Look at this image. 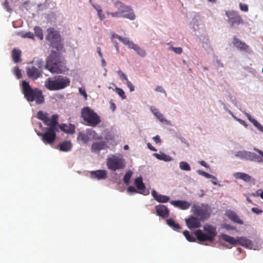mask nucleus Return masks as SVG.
Listing matches in <instances>:
<instances>
[{
  "label": "nucleus",
  "instance_id": "nucleus-1",
  "mask_svg": "<svg viewBox=\"0 0 263 263\" xmlns=\"http://www.w3.org/2000/svg\"><path fill=\"white\" fill-rule=\"evenodd\" d=\"M32 64L33 65L28 66L26 68V72L28 77L33 80L42 77L44 67L51 73H61L62 71L61 67L60 54L53 50L51 51L48 57L45 65L43 60L39 58H34Z\"/></svg>",
  "mask_w": 263,
  "mask_h": 263
},
{
  "label": "nucleus",
  "instance_id": "nucleus-2",
  "mask_svg": "<svg viewBox=\"0 0 263 263\" xmlns=\"http://www.w3.org/2000/svg\"><path fill=\"white\" fill-rule=\"evenodd\" d=\"M22 86L24 97L28 102H32L34 101L37 105L44 103V97L40 89L37 88H32L29 82L25 80L22 81Z\"/></svg>",
  "mask_w": 263,
  "mask_h": 263
},
{
  "label": "nucleus",
  "instance_id": "nucleus-3",
  "mask_svg": "<svg viewBox=\"0 0 263 263\" xmlns=\"http://www.w3.org/2000/svg\"><path fill=\"white\" fill-rule=\"evenodd\" d=\"M219 238L231 245L238 244L249 249L258 250L261 248V243L254 242L246 237H237L235 238L227 234H222L219 236Z\"/></svg>",
  "mask_w": 263,
  "mask_h": 263
},
{
  "label": "nucleus",
  "instance_id": "nucleus-4",
  "mask_svg": "<svg viewBox=\"0 0 263 263\" xmlns=\"http://www.w3.org/2000/svg\"><path fill=\"white\" fill-rule=\"evenodd\" d=\"M70 80L63 76L59 75L49 78L45 82V87L50 90H57L65 88L69 85Z\"/></svg>",
  "mask_w": 263,
  "mask_h": 263
},
{
  "label": "nucleus",
  "instance_id": "nucleus-5",
  "mask_svg": "<svg viewBox=\"0 0 263 263\" xmlns=\"http://www.w3.org/2000/svg\"><path fill=\"white\" fill-rule=\"evenodd\" d=\"M107 168L112 172L123 169L126 166V161L120 153L110 154L106 159Z\"/></svg>",
  "mask_w": 263,
  "mask_h": 263
},
{
  "label": "nucleus",
  "instance_id": "nucleus-6",
  "mask_svg": "<svg viewBox=\"0 0 263 263\" xmlns=\"http://www.w3.org/2000/svg\"><path fill=\"white\" fill-rule=\"evenodd\" d=\"M203 230L205 232L201 230H198L194 233L197 239L199 241H213L217 234L216 228L206 224L203 226Z\"/></svg>",
  "mask_w": 263,
  "mask_h": 263
},
{
  "label": "nucleus",
  "instance_id": "nucleus-7",
  "mask_svg": "<svg viewBox=\"0 0 263 263\" xmlns=\"http://www.w3.org/2000/svg\"><path fill=\"white\" fill-rule=\"evenodd\" d=\"M81 117L87 125L96 127L101 122L99 116L89 107H84L81 110Z\"/></svg>",
  "mask_w": 263,
  "mask_h": 263
},
{
  "label": "nucleus",
  "instance_id": "nucleus-8",
  "mask_svg": "<svg viewBox=\"0 0 263 263\" xmlns=\"http://www.w3.org/2000/svg\"><path fill=\"white\" fill-rule=\"evenodd\" d=\"M212 211L209 205L204 203L200 205L193 204L192 207V212L202 221L207 220L210 217Z\"/></svg>",
  "mask_w": 263,
  "mask_h": 263
},
{
  "label": "nucleus",
  "instance_id": "nucleus-9",
  "mask_svg": "<svg viewBox=\"0 0 263 263\" xmlns=\"http://www.w3.org/2000/svg\"><path fill=\"white\" fill-rule=\"evenodd\" d=\"M225 15L228 18L227 22L231 28L236 29L239 25L244 23L242 17L237 11L232 10L225 11Z\"/></svg>",
  "mask_w": 263,
  "mask_h": 263
},
{
  "label": "nucleus",
  "instance_id": "nucleus-10",
  "mask_svg": "<svg viewBox=\"0 0 263 263\" xmlns=\"http://www.w3.org/2000/svg\"><path fill=\"white\" fill-rule=\"evenodd\" d=\"M53 129L54 128L51 127H46L43 128V133L37 132L36 130L35 132L39 136L41 137L42 140L45 144L51 145L54 142L57 138Z\"/></svg>",
  "mask_w": 263,
  "mask_h": 263
},
{
  "label": "nucleus",
  "instance_id": "nucleus-11",
  "mask_svg": "<svg viewBox=\"0 0 263 263\" xmlns=\"http://www.w3.org/2000/svg\"><path fill=\"white\" fill-rule=\"evenodd\" d=\"M112 37H116L120 40L123 44L130 48L134 50L137 53L140 57L143 58L146 55V51L137 45L135 44L133 41H130L128 37H123L118 34H114L112 35Z\"/></svg>",
  "mask_w": 263,
  "mask_h": 263
},
{
  "label": "nucleus",
  "instance_id": "nucleus-12",
  "mask_svg": "<svg viewBox=\"0 0 263 263\" xmlns=\"http://www.w3.org/2000/svg\"><path fill=\"white\" fill-rule=\"evenodd\" d=\"M36 118L42 121L48 127H55L57 120H58L59 116L57 114L53 115L50 118L47 112L39 110L36 115Z\"/></svg>",
  "mask_w": 263,
  "mask_h": 263
},
{
  "label": "nucleus",
  "instance_id": "nucleus-13",
  "mask_svg": "<svg viewBox=\"0 0 263 263\" xmlns=\"http://www.w3.org/2000/svg\"><path fill=\"white\" fill-rule=\"evenodd\" d=\"M114 6L117 9L118 11L122 13L128 12V14H124L123 17L129 19L130 20H134L136 16L134 14L133 10L130 6L124 5L120 1H116L114 3Z\"/></svg>",
  "mask_w": 263,
  "mask_h": 263
},
{
  "label": "nucleus",
  "instance_id": "nucleus-14",
  "mask_svg": "<svg viewBox=\"0 0 263 263\" xmlns=\"http://www.w3.org/2000/svg\"><path fill=\"white\" fill-rule=\"evenodd\" d=\"M236 157L239 158L241 160H247L255 162L257 157V154L251 152L247 151H240L235 154Z\"/></svg>",
  "mask_w": 263,
  "mask_h": 263
},
{
  "label": "nucleus",
  "instance_id": "nucleus-15",
  "mask_svg": "<svg viewBox=\"0 0 263 263\" xmlns=\"http://www.w3.org/2000/svg\"><path fill=\"white\" fill-rule=\"evenodd\" d=\"M55 129L53 131L57 135V133L59 132L60 130L63 131L67 134H73L75 132V127L73 125L69 124L66 125L65 124H60L58 122V120H57V124L55 125Z\"/></svg>",
  "mask_w": 263,
  "mask_h": 263
},
{
  "label": "nucleus",
  "instance_id": "nucleus-16",
  "mask_svg": "<svg viewBox=\"0 0 263 263\" xmlns=\"http://www.w3.org/2000/svg\"><path fill=\"white\" fill-rule=\"evenodd\" d=\"M186 224L190 229L200 228L201 226V220L193 216H191L185 219Z\"/></svg>",
  "mask_w": 263,
  "mask_h": 263
},
{
  "label": "nucleus",
  "instance_id": "nucleus-17",
  "mask_svg": "<svg viewBox=\"0 0 263 263\" xmlns=\"http://www.w3.org/2000/svg\"><path fill=\"white\" fill-rule=\"evenodd\" d=\"M134 184L138 190V193L143 195L149 194L148 191L146 192V186L143 182L142 177L140 176L136 178L134 181Z\"/></svg>",
  "mask_w": 263,
  "mask_h": 263
},
{
  "label": "nucleus",
  "instance_id": "nucleus-18",
  "mask_svg": "<svg viewBox=\"0 0 263 263\" xmlns=\"http://www.w3.org/2000/svg\"><path fill=\"white\" fill-rule=\"evenodd\" d=\"M155 210L157 215L163 218H166L169 216L170 211L168 208L163 204H159L155 206Z\"/></svg>",
  "mask_w": 263,
  "mask_h": 263
},
{
  "label": "nucleus",
  "instance_id": "nucleus-19",
  "mask_svg": "<svg viewBox=\"0 0 263 263\" xmlns=\"http://www.w3.org/2000/svg\"><path fill=\"white\" fill-rule=\"evenodd\" d=\"M108 146L105 141L95 142L91 145V151L92 153L99 154L102 150L106 149Z\"/></svg>",
  "mask_w": 263,
  "mask_h": 263
},
{
  "label": "nucleus",
  "instance_id": "nucleus-20",
  "mask_svg": "<svg viewBox=\"0 0 263 263\" xmlns=\"http://www.w3.org/2000/svg\"><path fill=\"white\" fill-rule=\"evenodd\" d=\"M90 174L92 179H97V180H104L107 177V172L106 170H98L97 171H90Z\"/></svg>",
  "mask_w": 263,
  "mask_h": 263
},
{
  "label": "nucleus",
  "instance_id": "nucleus-21",
  "mask_svg": "<svg viewBox=\"0 0 263 263\" xmlns=\"http://www.w3.org/2000/svg\"><path fill=\"white\" fill-rule=\"evenodd\" d=\"M47 35L46 36V40L51 43L55 40H59L61 38L59 32L56 31L53 28H49L47 29Z\"/></svg>",
  "mask_w": 263,
  "mask_h": 263
},
{
  "label": "nucleus",
  "instance_id": "nucleus-22",
  "mask_svg": "<svg viewBox=\"0 0 263 263\" xmlns=\"http://www.w3.org/2000/svg\"><path fill=\"white\" fill-rule=\"evenodd\" d=\"M150 110L154 114V115L156 117L157 120H158L160 122L166 125L170 124V122L164 118L163 114H162L157 108L154 106H151Z\"/></svg>",
  "mask_w": 263,
  "mask_h": 263
},
{
  "label": "nucleus",
  "instance_id": "nucleus-23",
  "mask_svg": "<svg viewBox=\"0 0 263 263\" xmlns=\"http://www.w3.org/2000/svg\"><path fill=\"white\" fill-rule=\"evenodd\" d=\"M170 203L171 204L178 207L181 210H187L191 205L190 202L185 200H172Z\"/></svg>",
  "mask_w": 263,
  "mask_h": 263
},
{
  "label": "nucleus",
  "instance_id": "nucleus-24",
  "mask_svg": "<svg viewBox=\"0 0 263 263\" xmlns=\"http://www.w3.org/2000/svg\"><path fill=\"white\" fill-rule=\"evenodd\" d=\"M152 195L157 201L160 203H166L170 199L169 196L158 194L155 190L152 191Z\"/></svg>",
  "mask_w": 263,
  "mask_h": 263
},
{
  "label": "nucleus",
  "instance_id": "nucleus-25",
  "mask_svg": "<svg viewBox=\"0 0 263 263\" xmlns=\"http://www.w3.org/2000/svg\"><path fill=\"white\" fill-rule=\"evenodd\" d=\"M226 215L227 217L233 222L239 224H242L243 223V221L239 219L238 216L234 211L229 210L226 212Z\"/></svg>",
  "mask_w": 263,
  "mask_h": 263
},
{
  "label": "nucleus",
  "instance_id": "nucleus-26",
  "mask_svg": "<svg viewBox=\"0 0 263 263\" xmlns=\"http://www.w3.org/2000/svg\"><path fill=\"white\" fill-rule=\"evenodd\" d=\"M201 18L199 13H196L193 17L190 22V27L195 32L199 30V23L200 22Z\"/></svg>",
  "mask_w": 263,
  "mask_h": 263
},
{
  "label": "nucleus",
  "instance_id": "nucleus-27",
  "mask_svg": "<svg viewBox=\"0 0 263 263\" xmlns=\"http://www.w3.org/2000/svg\"><path fill=\"white\" fill-rule=\"evenodd\" d=\"M72 146V145L70 141H64L59 144L58 148L60 151L67 152L71 151Z\"/></svg>",
  "mask_w": 263,
  "mask_h": 263
},
{
  "label": "nucleus",
  "instance_id": "nucleus-28",
  "mask_svg": "<svg viewBox=\"0 0 263 263\" xmlns=\"http://www.w3.org/2000/svg\"><path fill=\"white\" fill-rule=\"evenodd\" d=\"M233 44L236 48L240 50H246L248 48V46L245 43L241 41L235 36L233 37Z\"/></svg>",
  "mask_w": 263,
  "mask_h": 263
},
{
  "label": "nucleus",
  "instance_id": "nucleus-29",
  "mask_svg": "<svg viewBox=\"0 0 263 263\" xmlns=\"http://www.w3.org/2000/svg\"><path fill=\"white\" fill-rule=\"evenodd\" d=\"M153 156L159 160L163 161L165 162H170L173 160V158L169 155L165 153L160 152L159 153H154Z\"/></svg>",
  "mask_w": 263,
  "mask_h": 263
},
{
  "label": "nucleus",
  "instance_id": "nucleus-30",
  "mask_svg": "<svg viewBox=\"0 0 263 263\" xmlns=\"http://www.w3.org/2000/svg\"><path fill=\"white\" fill-rule=\"evenodd\" d=\"M233 176L236 179H241L247 182H250L252 179L251 176L245 173H235Z\"/></svg>",
  "mask_w": 263,
  "mask_h": 263
},
{
  "label": "nucleus",
  "instance_id": "nucleus-31",
  "mask_svg": "<svg viewBox=\"0 0 263 263\" xmlns=\"http://www.w3.org/2000/svg\"><path fill=\"white\" fill-rule=\"evenodd\" d=\"M166 221L167 224L174 231L178 232L181 228L180 226L172 218L167 219Z\"/></svg>",
  "mask_w": 263,
  "mask_h": 263
},
{
  "label": "nucleus",
  "instance_id": "nucleus-32",
  "mask_svg": "<svg viewBox=\"0 0 263 263\" xmlns=\"http://www.w3.org/2000/svg\"><path fill=\"white\" fill-rule=\"evenodd\" d=\"M21 51L20 49L14 48L12 51L13 61L15 63H18L21 61Z\"/></svg>",
  "mask_w": 263,
  "mask_h": 263
},
{
  "label": "nucleus",
  "instance_id": "nucleus-33",
  "mask_svg": "<svg viewBox=\"0 0 263 263\" xmlns=\"http://www.w3.org/2000/svg\"><path fill=\"white\" fill-rule=\"evenodd\" d=\"M61 41V38L57 40V41L55 40L51 43V45L53 48H55L58 51H62L63 49V46Z\"/></svg>",
  "mask_w": 263,
  "mask_h": 263
},
{
  "label": "nucleus",
  "instance_id": "nucleus-34",
  "mask_svg": "<svg viewBox=\"0 0 263 263\" xmlns=\"http://www.w3.org/2000/svg\"><path fill=\"white\" fill-rule=\"evenodd\" d=\"M77 139L78 140L82 141L85 144L87 143L89 141V138L87 134H85L82 132L79 133Z\"/></svg>",
  "mask_w": 263,
  "mask_h": 263
},
{
  "label": "nucleus",
  "instance_id": "nucleus-35",
  "mask_svg": "<svg viewBox=\"0 0 263 263\" xmlns=\"http://www.w3.org/2000/svg\"><path fill=\"white\" fill-rule=\"evenodd\" d=\"M133 172L132 171H128L127 172L124 176L123 180L124 183L126 185H128L130 183V179L132 176Z\"/></svg>",
  "mask_w": 263,
  "mask_h": 263
},
{
  "label": "nucleus",
  "instance_id": "nucleus-36",
  "mask_svg": "<svg viewBox=\"0 0 263 263\" xmlns=\"http://www.w3.org/2000/svg\"><path fill=\"white\" fill-rule=\"evenodd\" d=\"M86 133L87 135L91 136L95 139L101 140L102 139L101 136H97L96 132L92 128H88L86 130Z\"/></svg>",
  "mask_w": 263,
  "mask_h": 263
},
{
  "label": "nucleus",
  "instance_id": "nucleus-37",
  "mask_svg": "<svg viewBox=\"0 0 263 263\" xmlns=\"http://www.w3.org/2000/svg\"><path fill=\"white\" fill-rule=\"evenodd\" d=\"M183 234L189 241L194 242L196 241V238L194 235L192 234H190L189 231L185 230L183 232Z\"/></svg>",
  "mask_w": 263,
  "mask_h": 263
},
{
  "label": "nucleus",
  "instance_id": "nucleus-38",
  "mask_svg": "<svg viewBox=\"0 0 263 263\" xmlns=\"http://www.w3.org/2000/svg\"><path fill=\"white\" fill-rule=\"evenodd\" d=\"M179 167L182 171H190L191 170L189 164L185 161H181L179 162Z\"/></svg>",
  "mask_w": 263,
  "mask_h": 263
},
{
  "label": "nucleus",
  "instance_id": "nucleus-39",
  "mask_svg": "<svg viewBox=\"0 0 263 263\" xmlns=\"http://www.w3.org/2000/svg\"><path fill=\"white\" fill-rule=\"evenodd\" d=\"M229 101L234 104L235 106L237 107L238 109L240 111H241V106L240 105L238 104V101L236 98L233 96H232L231 94L229 95Z\"/></svg>",
  "mask_w": 263,
  "mask_h": 263
},
{
  "label": "nucleus",
  "instance_id": "nucleus-40",
  "mask_svg": "<svg viewBox=\"0 0 263 263\" xmlns=\"http://www.w3.org/2000/svg\"><path fill=\"white\" fill-rule=\"evenodd\" d=\"M254 150L258 153L262 158L260 157L258 155H257V158L255 159V162H258V163H263V151L257 148H254Z\"/></svg>",
  "mask_w": 263,
  "mask_h": 263
},
{
  "label": "nucleus",
  "instance_id": "nucleus-41",
  "mask_svg": "<svg viewBox=\"0 0 263 263\" xmlns=\"http://www.w3.org/2000/svg\"><path fill=\"white\" fill-rule=\"evenodd\" d=\"M34 30L35 35L40 40H42L43 38V34L42 29L40 27L36 26L34 27Z\"/></svg>",
  "mask_w": 263,
  "mask_h": 263
},
{
  "label": "nucleus",
  "instance_id": "nucleus-42",
  "mask_svg": "<svg viewBox=\"0 0 263 263\" xmlns=\"http://www.w3.org/2000/svg\"><path fill=\"white\" fill-rule=\"evenodd\" d=\"M113 90L116 91L122 99H125L126 98L125 92L122 88L116 86L115 89H113Z\"/></svg>",
  "mask_w": 263,
  "mask_h": 263
},
{
  "label": "nucleus",
  "instance_id": "nucleus-43",
  "mask_svg": "<svg viewBox=\"0 0 263 263\" xmlns=\"http://www.w3.org/2000/svg\"><path fill=\"white\" fill-rule=\"evenodd\" d=\"M219 103L220 104V105L222 106L223 109L226 112H227L229 113L232 117L234 116V115L233 113L230 110L228 107H227L226 104L222 102V101H219Z\"/></svg>",
  "mask_w": 263,
  "mask_h": 263
},
{
  "label": "nucleus",
  "instance_id": "nucleus-44",
  "mask_svg": "<svg viewBox=\"0 0 263 263\" xmlns=\"http://www.w3.org/2000/svg\"><path fill=\"white\" fill-rule=\"evenodd\" d=\"M202 47L204 49H208L210 48V45L209 43L208 39L206 37H205V36L203 37V41H202Z\"/></svg>",
  "mask_w": 263,
  "mask_h": 263
},
{
  "label": "nucleus",
  "instance_id": "nucleus-45",
  "mask_svg": "<svg viewBox=\"0 0 263 263\" xmlns=\"http://www.w3.org/2000/svg\"><path fill=\"white\" fill-rule=\"evenodd\" d=\"M168 49L172 50L178 54H180L182 52V49L181 47H174L173 46H170Z\"/></svg>",
  "mask_w": 263,
  "mask_h": 263
},
{
  "label": "nucleus",
  "instance_id": "nucleus-46",
  "mask_svg": "<svg viewBox=\"0 0 263 263\" xmlns=\"http://www.w3.org/2000/svg\"><path fill=\"white\" fill-rule=\"evenodd\" d=\"M13 73L17 79H20L22 77L21 71L17 66H16L14 68Z\"/></svg>",
  "mask_w": 263,
  "mask_h": 263
},
{
  "label": "nucleus",
  "instance_id": "nucleus-47",
  "mask_svg": "<svg viewBox=\"0 0 263 263\" xmlns=\"http://www.w3.org/2000/svg\"><path fill=\"white\" fill-rule=\"evenodd\" d=\"M3 6L7 12L11 13L12 11V9L10 7L7 0H5L4 2L3 3Z\"/></svg>",
  "mask_w": 263,
  "mask_h": 263
},
{
  "label": "nucleus",
  "instance_id": "nucleus-48",
  "mask_svg": "<svg viewBox=\"0 0 263 263\" xmlns=\"http://www.w3.org/2000/svg\"><path fill=\"white\" fill-rule=\"evenodd\" d=\"M108 14L113 17H123V13L118 11L115 12H108Z\"/></svg>",
  "mask_w": 263,
  "mask_h": 263
},
{
  "label": "nucleus",
  "instance_id": "nucleus-49",
  "mask_svg": "<svg viewBox=\"0 0 263 263\" xmlns=\"http://www.w3.org/2000/svg\"><path fill=\"white\" fill-rule=\"evenodd\" d=\"M117 73L118 74L120 79L122 80H125L126 82L128 81L127 76L124 73H123L121 70H119L117 71Z\"/></svg>",
  "mask_w": 263,
  "mask_h": 263
},
{
  "label": "nucleus",
  "instance_id": "nucleus-50",
  "mask_svg": "<svg viewBox=\"0 0 263 263\" xmlns=\"http://www.w3.org/2000/svg\"><path fill=\"white\" fill-rule=\"evenodd\" d=\"M239 7L241 11L243 12H247L249 10L248 5L246 4H243L242 3H240L239 4Z\"/></svg>",
  "mask_w": 263,
  "mask_h": 263
},
{
  "label": "nucleus",
  "instance_id": "nucleus-51",
  "mask_svg": "<svg viewBox=\"0 0 263 263\" xmlns=\"http://www.w3.org/2000/svg\"><path fill=\"white\" fill-rule=\"evenodd\" d=\"M255 127H256L259 131L263 133V126L256 120L254 123H253Z\"/></svg>",
  "mask_w": 263,
  "mask_h": 263
},
{
  "label": "nucleus",
  "instance_id": "nucleus-52",
  "mask_svg": "<svg viewBox=\"0 0 263 263\" xmlns=\"http://www.w3.org/2000/svg\"><path fill=\"white\" fill-rule=\"evenodd\" d=\"M233 118V119L234 120H235L236 121H238L240 124L242 125L245 127L247 128L248 127V125L247 124V123L245 121L242 120L241 119H239V118L236 117L235 116H234Z\"/></svg>",
  "mask_w": 263,
  "mask_h": 263
},
{
  "label": "nucleus",
  "instance_id": "nucleus-53",
  "mask_svg": "<svg viewBox=\"0 0 263 263\" xmlns=\"http://www.w3.org/2000/svg\"><path fill=\"white\" fill-rule=\"evenodd\" d=\"M242 113H243L247 117L248 119L251 122L252 124L254 123V122L256 121V120L252 117V116L247 112L246 111L242 110L241 111Z\"/></svg>",
  "mask_w": 263,
  "mask_h": 263
},
{
  "label": "nucleus",
  "instance_id": "nucleus-54",
  "mask_svg": "<svg viewBox=\"0 0 263 263\" xmlns=\"http://www.w3.org/2000/svg\"><path fill=\"white\" fill-rule=\"evenodd\" d=\"M89 2L91 4L92 6L97 11V12H100V11H102L101 7L99 5L92 3L91 0H89Z\"/></svg>",
  "mask_w": 263,
  "mask_h": 263
},
{
  "label": "nucleus",
  "instance_id": "nucleus-55",
  "mask_svg": "<svg viewBox=\"0 0 263 263\" xmlns=\"http://www.w3.org/2000/svg\"><path fill=\"white\" fill-rule=\"evenodd\" d=\"M213 62H216V63L217 64L218 67H223V63H222L221 61L216 56H215L213 59Z\"/></svg>",
  "mask_w": 263,
  "mask_h": 263
},
{
  "label": "nucleus",
  "instance_id": "nucleus-56",
  "mask_svg": "<svg viewBox=\"0 0 263 263\" xmlns=\"http://www.w3.org/2000/svg\"><path fill=\"white\" fill-rule=\"evenodd\" d=\"M176 137L178 139H179L181 142L185 144L187 146H189V143H187V141L186 140V139L183 138V137H182L180 135H176Z\"/></svg>",
  "mask_w": 263,
  "mask_h": 263
},
{
  "label": "nucleus",
  "instance_id": "nucleus-57",
  "mask_svg": "<svg viewBox=\"0 0 263 263\" xmlns=\"http://www.w3.org/2000/svg\"><path fill=\"white\" fill-rule=\"evenodd\" d=\"M22 36L24 38H29V39H34V34H33V33L30 32H26L25 33H24L22 35Z\"/></svg>",
  "mask_w": 263,
  "mask_h": 263
},
{
  "label": "nucleus",
  "instance_id": "nucleus-58",
  "mask_svg": "<svg viewBox=\"0 0 263 263\" xmlns=\"http://www.w3.org/2000/svg\"><path fill=\"white\" fill-rule=\"evenodd\" d=\"M126 85L129 89L130 92H133L135 90V86L130 81H127L126 82Z\"/></svg>",
  "mask_w": 263,
  "mask_h": 263
},
{
  "label": "nucleus",
  "instance_id": "nucleus-59",
  "mask_svg": "<svg viewBox=\"0 0 263 263\" xmlns=\"http://www.w3.org/2000/svg\"><path fill=\"white\" fill-rule=\"evenodd\" d=\"M47 8V6L46 3L40 4L37 5V10L43 11Z\"/></svg>",
  "mask_w": 263,
  "mask_h": 263
},
{
  "label": "nucleus",
  "instance_id": "nucleus-60",
  "mask_svg": "<svg viewBox=\"0 0 263 263\" xmlns=\"http://www.w3.org/2000/svg\"><path fill=\"white\" fill-rule=\"evenodd\" d=\"M223 228L225 229L227 231H231V230H234L236 229V228L234 226H231L228 224H224Z\"/></svg>",
  "mask_w": 263,
  "mask_h": 263
},
{
  "label": "nucleus",
  "instance_id": "nucleus-61",
  "mask_svg": "<svg viewBox=\"0 0 263 263\" xmlns=\"http://www.w3.org/2000/svg\"><path fill=\"white\" fill-rule=\"evenodd\" d=\"M79 93L81 95L84 96V97L85 98V100H86L87 99V93L86 92V91H85V89H83L82 88H79Z\"/></svg>",
  "mask_w": 263,
  "mask_h": 263
},
{
  "label": "nucleus",
  "instance_id": "nucleus-62",
  "mask_svg": "<svg viewBox=\"0 0 263 263\" xmlns=\"http://www.w3.org/2000/svg\"><path fill=\"white\" fill-rule=\"evenodd\" d=\"M203 176L204 177H205L206 178H208V179L211 178L213 180H217V178L215 176H213V175H212L208 173H206V172L204 173Z\"/></svg>",
  "mask_w": 263,
  "mask_h": 263
},
{
  "label": "nucleus",
  "instance_id": "nucleus-63",
  "mask_svg": "<svg viewBox=\"0 0 263 263\" xmlns=\"http://www.w3.org/2000/svg\"><path fill=\"white\" fill-rule=\"evenodd\" d=\"M127 191L130 193H137V191H136V189L133 186H128L127 189Z\"/></svg>",
  "mask_w": 263,
  "mask_h": 263
},
{
  "label": "nucleus",
  "instance_id": "nucleus-64",
  "mask_svg": "<svg viewBox=\"0 0 263 263\" xmlns=\"http://www.w3.org/2000/svg\"><path fill=\"white\" fill-rule=\"evenodd\" d=\"M251 210H252V212H253L254 213H255L257 215H259V214H261L262 212V211L261 210H260L257 208H252Z\"/></svg>",
  "mask_w": 263,
  "mask_h": 263
}]
</instances>
